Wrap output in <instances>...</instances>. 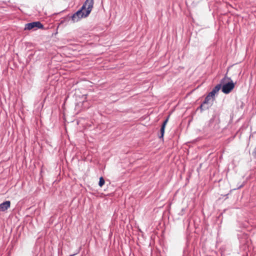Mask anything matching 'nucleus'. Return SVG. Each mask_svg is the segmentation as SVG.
I'll use <instances>...</instances> for the list:
<instances>
[{"label":"nucleus","mask_w":256,"mask_h":256,"mask_svg":"<svg viewBox=\"0 0 256 256\" xmlns=\"http://www.w3.org/2000/svg\"><path fill=\"white\" fill-rule=\"evenodd\" d=\"M93 5L94 0H86L80 10L71 16L68 15L67 18H69L74 23L77 22L81 18H86L89 15Z\"/></svg>","instance_id":"obj_1"},{"label":"nucleus","mask_w":256,"mask_h":256,"mask_svg":"<svg viewBox=\"0 0 256 256\" xmlns=\"http://www.w3.org/2000/svg\"><path fill=\"white\" fill-rule=\"evenodd\" d=\"M220 120L218 116L216 114L212 116L210 120L205 124L204 127V132L208 134H212L220 129Z\"/></svg>","instance_id":"obj_2"},{"label":"nucleus","mask_w":256,"mask_h":256,"mask_svg":"<svg viewBox=\"0 0 256 256\" xmlns=\"http://www.w3.org/2000/svg\"><path fill=\"white\" fill-rule=\"evenodd\" d=\"M222 79L224 80L223 83L222 84V91L225 94H228L234 88L235 84L230 78L227 76L226 74Z\"/></svg>","instance_id":"obj_3"},{"label":"nucleus","mask_w":256,"mask_h":256,"mask_svg":"<svg viewBox=\"0 0 256 256\" xmlns=\"http://www.w3.org/2000/svg\"><path fill=\"white\" fill-rule=\"evenodd\" d=\"M43 28V24L39 21L26 24L24 26L25 30H36L38 28L42 29Z\"/></svg>","instance_id":"obj_4"},{"label":"nucleus","mask_w":256,"mask_h":256,"mask_svg":"<svg viewBox=\"0 0 256 256\" xmlns=\"http://www.w3.org/2000/svg\"><path fill=\"white\" fill-rule=\"evenodd\" d=\"M224 79H222L220 83L216 84L212 90L208 93V94L213 98V100H215V95L221 89L222 84L223 83Z\"/></svg>","instance_id":"obj_5"},{"label":"nucleus","mask_w":256,"mask_h":256,"mask_svg":"<svg viewBox=\"0 0 256 256\" xmlns=\"http://www.w3.org/2000/svg\"><path fill=\"white\" fill-rule=\"evenodd\" d=\"M10 206V202L6 200L0 204V211L4 212L7 210Z\"/></svg>","instance_id":"obj_6"},{"label":"nucleus","mask_w":256,"mask_h":256,"mask_svg":"<svg viewBox=\"0 0 256 256\" xmlns=\"http://www.w3.org/2000/svg\"><path fill=\"white\" fill-rule=\"evenodd\" d=\"M214 100H213V98L209 94H208L205 98L204 101L203 102L204 104H212Z\"/></svg>","instance_id":"obj_7"},{"label":"nucleus","mask_w":256,"mask_h":256,"mask_svg":"<svg viewBox=\"0 0 256 256\" xmlns=\"http://www.w3.org/2000/svg\"><path fill=\"white\" fill-rule=\"evenodd\" d=\"M165 128L164 126H161L160 130V135H159L158 137L160 138H163L164 134Z\"/></svg>","instance_id":"obj_8"},{"label":"nucleus","mask_w":256,"mask_h":256,"mask_svg":"<svg viewBox=\"0 0 256 256\" xmlns=\"http://www.w3.org/2000/svg\"><path fill=\"white\" fill-rule=\"evenodd\" d=\"M105 181L103 177L101 176L100 178L98 185L100 187H102L104 184Z\"/></svg>","instance_id":"obj_9"},{"label":"nucleus","mask_w":256,"mask_h":256,"mask_svg":"<svg viewBox=\"0 0 256 256\" xmlns=\"http://www.w3.org/2000/svg\"><path fill=\"white\" fill-rule=\"evenodd\" d=\"M204 108H204V103L202 102L200 106L198 108V110H200V112H202L204 111Z\"/></svg>","instance_id":"obj_10"},{"label":"nucleus","mask_w":256,"mask_h":256,"mask_svg":"<svg viewBox=\"0 0 256 256\" xmlns=\"http://www.w3.org/2000/svg\"><path fill=\"white\" fill-rule=\"evenodd\" d=\"M212 105V104H204V108H204V110H208Z\"/></svg>","instance_id":"obj_11"},{"label":"nucleus","mask_w":256,"mask_h":256,"mask_svg":"<svg viewBox=\"0 0 256 256\" xmlns=\"http://www.w3.org/2000/svg\"><path fill=\"white\" fill-rule=\"evenodd\" d=\"M168 117L163 122L162 126H164V128H166V124L168 122Z\"/></svg>","instance_id":"obj_12"},{"label":"nucleus","mask_w":256,"mask_h":256,"mask_svg":"<svg viewBox=\"0 0 256 256\" xmlns=\"http://www.w3.org/2000/svg\"><path fill=\"white\" fill-rule=\"evenodd\" d=\"M252 155L256 158V148H254L252 152Z\"/></svg>","instance_id":"obj_13"},{"label":"nucleus","mask_w":256,"mask_h":256,"mask_svg":"<svg viewBox=\"0 0 256 256\" xmlns=\"http://www.w3.org/2000/svg\"><path fill=\"white\" fill-rule=\"evenodd\" d=\"M244 236V238H248V236H247V235L246 234H242Z\"/></svg>","instance_id":"obj_14"},{"label":"nucleus","mask_w":256,"mask_h":256,"mask_svg":"<svg viewBox=\"0 0 256 256\" xmlns=\"http://www.w3.org/2000/svg\"><path fill=\"white\" fill-rule=\"evenodd\" d=\"M240 242L242 244H244L245 243V240H244L242 241V240H240Z\"/></svg>","instance_id":"obj_15"},{"label":"nucleus","mask_w":256,"mask_h":256,"mask_svg":"<svg viewBox=\"0 0 256 256\" xmlns=\"http://www.w3.org/2000/svg\"><path fill=\"white\" fill-rule=\"evenodd\" d=\"M242 185H241L238 188H242Z\"/></svg>","instance_id":"obj_16"},{"label":"nucleus","mask_w":256,"mask_h":256,"mask_svg":"<svg viewBox=\"0 0 256 256\" xmlns=\"http://www.w3.org/2000/svg\"><path fill=\"white\" fill-rule=\"evenodd\" d=\"M240 234H238V237L239 238H240Z\"/></svg>","instance_id":"obj_17"},{"label":"nucleus","mask_w":256,"mask_h":256,"mask_svg":"<svg viewBox=\"0 0 256 256\" xmlns=\"http://www.w3.org/2000/svg\"><path fill=\"white\" fill-rule=\"evenodd\" d=\"M75 254H72V255H70V256H74Z\"/></svg>","instance_id":"obj_18"}]
</instances>
